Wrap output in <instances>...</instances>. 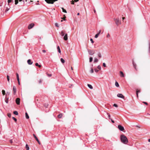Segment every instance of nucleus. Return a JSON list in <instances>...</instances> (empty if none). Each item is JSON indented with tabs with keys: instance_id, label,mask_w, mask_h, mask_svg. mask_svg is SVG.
Masks as SVG:
<instances>
[{
	"instance_id": "obj_1",
	"label": "nucleus",
	"mask_w": 150,
	"mask_h": 150,
	"mask_svg": "<svg viewBox=\"0 0 150 150\" xmlns=\"http://www.w3.org/2000/svg\"><path fill=\"white\" fill-rule=\"evenodd\" d=\"M120 139L122 142L124 144H126L128 142V140L127 137L123 134L121 135Z\"/></svg>"
},
{
	"instance_id": "obj_2",
	"label": "nucleus",
	"mask_w": 150,
	"mask_h": 150,
	"mask_svg": "<svg viewBox=\"0 0 150 150\" xmlns=\"http://www.w3.org/2000/svg\"><path fill=\"white\" fill-rule=\"evenodd\" d=\"M60 35L62 36H64V39L65 40H68L67 34V33L65 34V33L64 31H62Z\"/></svg>"
},
{
	"instance_id": "obj_3",
	"label": "nucleus",
	"mask_w": 150,
	"mask_h": 150,
	"mask_svg": "<svg viewBox=\"0 0 150 150\" xmlns=\"http://www.w3.org/2000/svg\"><path fill=\"white\" fill-rule=\"evenodd\" d=\"M114 20L115 23L117 26H118L121 24V21H119L118 18H114Z\"/></svg>"
},
{
	"instance_id": "obj_4",
	"label": "nucleus",
	"mask_w": 150,
	"mask_h": 150,
	"mask_svg": "<svg viewBox=\"0 0 150 150\" xmlns=\"http://www.w3.org/2000/svg\"><path fill=\"white\" fill-rule=\"evenodd\" d=\"M58 0H45V1L48 4H53L54 2Z\"/></svg>"
},
{
	"instance_id": "obj_5",
	"label": "nucleus",
	"mask_w": 150,
	"mask_h": 150,
	"mask_svg": "<svg viewBox=\"0 0 150 150\" xmlns=\"http://www.w3.org/2000/svg\"><path fill=\"white\" fill-rule=\"evenodd\" d=\"M88 52L89 54L92 55L95 53V50H91L87 49Z\"/></svg>"
},
{
	"instance_id": "obj_6",
	"label": "nucleus",
	"mask_w": 150,
	"mask_h": 150,
	"mask_svg": "<svg viewBox=\"0 0 150 150\" xmlns=\"http://www.w3.org/2000/svg\"><path fill=\"white\" fill-rule=\"evenodd\" d=\"M118 128L121 131H123L124 130V127L120 125L118 126Z\"/></svg>"
},
{
	"instance_id": "obj_7",
	"label": "nucleus",
	"mask_w": 150,
	"mask_h": 150,
	"mask_svg": "<svg viewBox=\"0 0 150 150\" xmlns=\"http://www.w3.org/2000/svg\"><path fill=\"white\" fill-rule=\"evenodd\" d=\"M34 25V24L33 23H31L28 26V28L29 29H31L33 27Z\"/></svg>"
},
{
	"instance_id": "obj_8",
	"label": "nucleus",
	"mask_w": 150,
	"mask_h": 150,
	"mask_svg": "<svg viewBox=\"0 0 150 150\" xmlns=\"http://www.w3.org/2000/svg\"><path fill=\"white\" fill-rule=\"evenodd\" d=\"M16 75L17 80L18 81V84L19 85H20V79H19V75L18 74V73H16Z\"/></svg>"
},
{
	"instance_id": "obj_9",
	"label": "nucleus",
	"mask_w": 150,
	"mask_h": 150,
	"mask_svg": "<svg viewBox=\"0 0 150 150\" xmlns=\"http://www.w3.org/2000/svg\"><path fill=\"white\" fill-rule=\"evenodd\" d=\"M16 103L17 104L19 105L20 104V99L19 98H16Z\"/></svg>"
},
{
	"instance_id": "obj_10",
	"label": "nucleus",
	"mask_w": 150,
	"mask_h": 150,
	"mask_svg": "<svg viewBox=\"0 0 150 150\" xmlns=\"http://www.w3.org/2000/svg\"><path fill=\"white\" fill-rule=\"evenodd\" d=\"M34 137L35 138V139H36V140H37V141L38 142V143L39 144H40V142H39V140H38V138L36 137V136H35V135L34 134H33Z\"/></svg>"
},
{
	"instance_id": "obj_11",
	"label": "nucleus",
	"mask_w": 150,
	"mask_h": 150,
	"mask_svg": "<svg viewBox=\"0 0 150 150\" xmlns=\"http://www.w3.org/2000/svg\"><path fill=\"white\" fill-rule=\"evenodd\" d=\"M27 63L29 65L32 64L33 63V62L31 61L30 59H29L27 60Z\"/></svg>"
},
{
	"instance_id": "obj_12",
	"label": "nucleus",
	"mask_w": 150,
	"mask_h": 150,
	"mask_svg": "<svg viewBox=\"0 0 150 150\" xmlns=\"http://www.w3.org/2000/svg\"><path fill=\"white\" fill-rule=\"evenodd\" d=\"M117 96L119 98H124V96L123 95V94H117Z\"/></svg>"
},
{
	"instance_id": "obj_13",
	"label": "nucleus",
	"mask_w": 150,
	"mask_h": 150,
	"mask_svg": "<svg viewBox=\"0 0 150 150\" xmlns=\"http://www.w3.org/2000/svg\"><path fill=\"white\" fill-rule=\"evenodd\" d=\"M8 98L7 97V94H6V95L5 96V101L7 103H8Z\"/></svg>"
},
{
	"instance_id": "obj_14",
	"label": "nucleus",
	"mask_w": 150,
	"mask_h": 150,
	"mask_svg": "<svg viewBox=\"0 0 150 150\" xmlns=\"http://www.w3.org/2000/svg\"><path fill=\"white\" fill-rule=\"evenodd\" d=\"M132 64L134 68L136 70V64L135 63H134L133 60L132 61Z\"/></svg>"
},
{
	"instance_id": "obj_15",
	"label": "nucleus",
	"mask_w": 150,
	"mask_h": 150,
	"mask_svg": "<svg viewBox=\"0 0 150 150\" xmlns=\"http://www.w3.org/2000/svg\"><path fill=\"white\" fill-rule=\"evenodd\" d=\"M16 88L15 86H13V91L14 93H16Z\"/></svg>"
},
{
	"instance_id": "obj_16",
	"label": "nucleus",
	"mask_w": 150,
	"mask_h": 150,
	"mask_svg": "<svg viewBox=\"0 0 150 150\" xmlns=\"http://www.w3.org/2000/svg\"><path fill=\"white\" fill-rule=\"evenodd\" d=\"M120 74H121L120 76L121 77H124L125 76V75L124 74V73H123V72H122V71H120Z\"/></svg>"
},
{
	"instance_id": "obj_17",
	"label": "nucleus",
	"mask_w": 150,
	"mask_h": 150,
	"mask_svg": "<svg viewBox=\"0 0 150 150\" xmlns=\"http://www.w3.org/2000/svg\"><path fill=\"white\" fill-rule=\"evenodd\" d=\"M88 87L91 89H92L93 88V87L90 84H88Z\"/></svg>"
},
{
	"instance_id": "obj_18",
	"label": "nucleus",
	"mask_w": 150,
	"mask_h": 150,
	"mask_svg": "<svg viewBox=\"0 0 150 150\" xmlns=\"http://www.w3.org/2000/svg\"><path fill=\"white\" fill-rule=\"evenodd\" d=\"M57 50H58V52L59 53H60L61 52V50H60V47L59 46H58L57 47Z\"/></svg>"
},
{
	"instance_id": "obj_19",
	"label": "nucleus",
	"mask_w": 150,
	"mask_h": 150,
	"mask_svg": "<svg viewBox=\"0 0 150 150\" xmlns=\"http://www.w3.org/2000/svg\"><path fill=\"white\" fill-rule=\"evenodd\" d=\"M98 61V60L96 58H95L94 60V62L96 63Z\"/></svg>"
},
{
	"instance_id": "obj_20",
	"label": "nucleus",
	"mask_w": 150,
	"mask_h": 150,
	"mask_svg": "<svg viewBox=\"0 0 150 150\" xmlns=\"http://www.w3.org/2000/svg\"><path fill=\"white\" fill-rule=\"evenodd\" d=\"M35 65L36 66H38L39 68H40L41 66L40 65H39L38 63H36L35 64Z\"/></svg>"
},
{
	"instance_id": "obj_21",
	"label": "nucleus",
	"mask_w": 150,
	"mask_h": 150,
	"mask_svg": "<svg viewBox=\"0 0 150 150\" xmlns=\"http://www.w3.org/2000/svg\"><path fill=\"white\" fill-rule=\"evenodd\" d=\"M25 148L26 150H29V147L27 144H26L25 146Z\"/></svg>"
},
{
	"instance_id": "obj_22",
	"label": "nucleus",
	"mask_w": 150,
	"mask_h": 150,
	"mask_svg": "<svg viewBox=\"0 0 150 150\" xmlns=\"http://www.w3.org/2000/svg\"><path fill=\"white\" fill-rule=\"evenodd\" d=\"M25 114V117H26V118L27 119L29 118V116H28L27 113V112H26Z\"/></svg>"
},
{
	"instance_id": "obj_23",
	"label": "nucleus",
	"mask_w": 150,
	"mask_h": 150,
	"mask_svg": "<svg viewBox=\"0 0 150 150\" xmlns=\"http://www.w3.org/2000/svg\"><path fill=\"white\" fill-rule=\"evenodd\" d=\"M115 85L117 87L119 86V83L117 81H116L115 82Z\"/></svg>"
},
{
	"instance_id": "obj_24",
	"label": "nucleus",
	"mask_w": 150,
	"mask_h": 150,
	"mask_svg": "<svg viewBox=\"0 0 150 150\" xmlns=\"http://www.w3.org/2000/svg\"><path fill=\"white\" fill-rule=\"evenodd\" d=\"M62 116V114H60L58 115V117L59 118H61Z\"/></svg>"
},
{
	"instance_id": "obj_25",
	"label": "nucleus",
	"mask_w": 150,
	"mask_h": 150,
	"mask_svg": "<svg viewBox=\"0 0 150 150\" xmlns=\"http://www.w3.org/2000/svg\"><path fill=\"white\" fill-rule=\"evenodd\" d=\"M60 60H61V62L62 63H64L65 62V61L62 58H61L60 59Z\"/></svg>"
},
{
	"instance_id": "obj_26",
	"label": "nucleus",
	"mask_w": 150,
	"mask_h": 150,
	"mask_svg": "<svg viewBox=\"0 0 150 150\" xmlns=\"http://www.w3.org/2000/svg\"><path fill=\"white\" fill-rule=\"evenodd\" d=\"M13 113L16 115H18V113L17 111H15L13 112Z\"/></svg>"
},
{
	"instance_id": "obj_27",
	"label": "nucleus",
	"mask_w": 150,
	"mask_h": 150,
	"mask_svg": "<svg viewBox=\"0 0 150 150\" xmlns=\"http://www.w3.org/2000/svg\"><path fill=\"white\" fill-rule=\"evenodd\" d=\"M99 35V33H98L97 34H96L95 36V38H97Z\"/></svg>"
},
{
	"instance_id": "obj_28",
	"label": "nucleus",
	"mask_w": 150,
	"mask_h": 150,
	"mask_svg": "<svg viewBox=\"0 0 150 150\" xmlns=\"http://www.w3.org/2000/svg\"><path fill=\"white\" fill-rule=\"evenodd\" d=\"M98 56L99 57L101 58V54L100 52H99L98 54Z\"/></svg>"
},
{
	"instance_id": "obj_29",
	"label": "nucleus",
	"mask_w": 150,
	"mask_h": 150,
	"mask_svg": "<svg viewBox=\"0 0 150 150\" xmlns=\"http://www.w3.org/2000/svg\"><path fill=\"white\" fill-rule=\"evenodd\" d=\"M62 11H63V12H64V13H67L66 10L65 9H64L63 8H62Z\"/></svg>"
},
{
	"instance_id": "obj_30",
	"label": "nucleus",
	"mask_w": 150,
	"mask_h": 150,
	"mask_svg": "<svg viewBox=\"0 0 150 150\" xmlns=\"http://www.w3.org/2000/svg\"><path fill=\"white\" fill-rule=\"evenodd\" d=\"M15 4L16 5H17L18 2V0H15Z\"/></svg>"
},
{
	"instance_id": "obj_31",
	"label": "nucleus",
	"mask_w": 150,
	"mask_h": 150,
	"mask_svg": "<svg viewBox=\"0 0 150 150\" xmlns=\"http://www.w3.org/2000/svg\"><path fill=\"white\" fill-rule=\"evenodd\" d=\"M7 81H8V82H9V80H10L9 76L8 75H7Z\"/></svg>"
},
{
	"instance_id": "obj_32",
	"label": "nucleus",
	"mask_w": 150,
	"mask_h": 150,
	"mask_svg": "<svg viewBox=\"0 0 150 150\" xmlns=\"http://www.w3.org/2000/svg\"><path fill=\"white\" fill-rule=\"evenodd\" d=\"M93 58L92 57H90L89 58V62H91L93 61Z\"/></svg>"
},
{
	"instance_id": "obj_33",
	"label": "nucleus",
	"mask_w": 150,
	"mask_h": 150,
	"mask_svg": "<svg viewBox=\"0 0 150 150\" xmlns=\"http://www.w3.org/2000/svg\"><path fill=\"white\" fill-rule=\"evenodd\" d=\"M12 1H13V0H8V4H9Z\"/></svg>"
},
{
	"instance_id": "obj_34",
	"label": "nucleus",
	"mask_w": 150,
	"mask_h": 150,
	"mask_svg": "<svg viewBox=\"0 0 150 150\" xmlns=\"http://www.w3.org/2000/svg\"><path fill=\"white\" fill-rule=\"evenodd\" d=\"M12 119L15 121V122H16L17 121V119L15 117H12Z\"/></svg>"
},
{
	"instance_id": "obj_35",
	"label": "nucleus",
	"mask_w": 150,
	"mask_h": 150,
	"mask_svg": "<svg viewBox=\"0 0 150 150\" xmlns=\"http://www.w3.org/2000/svg\"><path fill=\"white\" fill-rule=\"evenodd\" d=\"M55 26L57 27H59V25H58V24L57 23H56L55 24Z\"/></svg>"
},
{
	"instance_id": "obj_36",
	"label": "nucleus",
	"mask_w": 150,
	"mask_h": 150,
	"mask_svg": "<svg viewBox=\"0 0 150 150\" xmlns=\"http://www.w3.org/2000/svg\"><path fill=\"white\" fill-rule=\"evenodd\" d=\"M97 68L100 70L101 69V67L100 66L98 65L97 67Z\"/></svg>"
},
{
	"instance_id": "obj_37",
	"label": "nucleus",
	"mask_w": 150,
	"mask_h": 150,
	"mask_svg": "<svg viewBox=\"0 0 150 150\" xmlns=\"http://www.w3.org/2000/svg\"><path fill=\"white\" fill-rule=\"evenodd\" d=\"M7 115L9 117H11V113H9Z\"/></svg>"
},
{
	"instance_id": "obj_38",
	"label": "nucleus",
	"mask_w": 150,
	"mask_h": 150,
	"mask_svg": "<svg viewBox=\"0 0 150 150\" xmlns=\"http://www.w3.org/2000/svg\"><path fill=\"white\" fill-rule=\"evenodd\" d=\"M48 105L47 104H45L44 105V106H45V108H47L48 106Z\"/></svg>"
},
{
	"instance_id": "obj_39",
	"label": "nucleus",
	"mask_w": 150,
	"mask_h": 150,
	"mask_svg": "<svg viewBox=\"0 0 150 150\" xmlns=\"http://www.w3.org/2000/svg\"><path fill=\"white\" fill-rule=\"evenodd\" d=\"M93 72V69H91V70L90 71V73H92Z\"/></svg>"
},
{
	"instance_id": "obj_40",
	"label": "nucleus",
	"mask_w": 150,
	"mask_h": 150,
	"mask_svg": "<svg viewBox=\"0 0 150 150\" xmlns=\"http://www.w3.org/2000/svg\"><path fill=\"white\" fill-rule=\"evenodd\" d=\"M94 70H95V71L96 72V73L98 72V71H98V69H94Z\"/></svg>"
},
{
	"instance_id": "obj_41",
	"label": "nucleus",
	"mask_w": 150,
	"mask_h": 150,
	"mask_svg": "<svg viewBox=\"0 0 150 150\" xmlns=\"http://www.w3.org/2000/svg\"><path fill=\"white\" fill-rule=\"evenodd\" d=\"M90 41L92 43H94V41L92 38H91L90 39Z\"/></svg>"
},
{
	"instance_id": "obj_42",
	"label": "nucleus",
	"mask_w": 150,
	"mask_h": 150,
	"mask_svg": "<svg viewBox=\"0 0 150 150\" xmlns=\"http://www.w3.org/2000/svg\"><path fill=\"white\" fill-rule=\"evenodd\" d=\"M113 106L116 107H118L117 105L116 104H114Z\"/></svg>"
},
{
	"instance_id": "obj_43",
	"label": "nucleus",
	"mask_w": 150,
	"mask_h": 150,
	"mask_svg": "<svg viewBox=\"0 0 150 150\" xmlns=\"http://www.w3.org/2000/svg\"><path fill=\"white\" fill-rule=\"evenodd\" d=\"M2 94H6L5 91V90H2Z\"/></svg>"
},
{
	"instance_id": "obj_44",
	"label": "nucleus",
	"mask_w": 150,
	"mask_h": 150,
	"mask_svg": "<svg viewBox=\"0 0 150 150\" xmlns=\"http://www.w3.org/2000/svg\"><path fill=\"white\" fill-rule=\"evenodd\" d=\"M103 66L104 67H106V64H105V63H103Z\"/></svg>"
},
{
	"instance_id": "obj_45",
	"label": "nucleus",
	"mask_w": 150,
	"mask_h": 150,
	"mask_svg": "<svg viewBox=\"0 0 150 150\" xmlns=\"http://www.w3.org/2000/svg\"><path fill=\"white\" fill-rule=\"evenodd\" d=\"M140 92L139 90H137L136 91V94H138V93H140Z\"/></svg>"
},
{
	"instance_id": "obj_46",
	"label": "nucleus",
	"mask_w": 150,
	"mask_h": 150,
	"mask_svg": "<svg viewBox=\"0 0 150 150\" xmlns=\"http://www.w3.org/2000/svg\"><path fill=\"white\" fill-rule=\"evenodd\" d=\"M47 76L49 77H50L52 76V75L51 74H47Z\"/></svg>"
},
{
	"instance_id": "obj_47",
	"label": "nucleus",
	"mask_w": 150,
	"mask_h": 150,
	"mask_svg": "<svg viewBox=\"0 0 150 150\" xmlns=\"http://www.w3.org/2000/svg\"><path fill=\"white\" fill-rule=\"evenodd\" d=\"M9 8H6V10H5L6 12L8 11L9 10Z\"/></svg>"
},
{
	"instance_id": "obj_48",
	"label": "nucleus",
	"mask_w": 150,
	"mask_h": 150,
	"mask_svg": "<svg viewBox=\"0 0 150 150\" xmlns=\"http://www.w3.org/2000/svg\"><path fill=\"white\" fill-rule=\"evenodd\" d=\"M10 142L11 144H12L13 142L12 139L10 140Z\"/></svg>"
},
{
	"instance_id": "obj_49",
	"label": "nucleus",
	"mask_w": 150,
	"mask_h": 150,
	"mask_svg": "<svg viewBox=\"0 0 150 150\" xmlns=\"http://www.w3.org/2000/svg\"><path fill=\"white\" fill-rule=\"evenodd\" d=\"M143 103H144V104H145L146 105H148L147 103L146 102H143Z\"/></svg>"
},
{
	"instance_id": "obj_50",
	"label": "nucleus",
	"mask_w": 150,
	"mask_h": 150,
	"mask_svg": "<svg viewBox=\"0 0 150 150\" xmlns=\"http://www.w3.org/2000/svg\"><path fill=\"white\" fill-rule=\"evenodd\" d=\"M109 37H110V35H109V33H108L107 35V38H109Z\"/></svg>"
},
{
	"instance_id": "obj_51",
	"label": "nucleus",
	"mask_w": 150,
	"mask_h": 150,
	"mask_svg": "<svg viewBox=\"0 0 150 150\" xmlns=\"http://www.w3.org/2000/svg\"><path fill=\"white\" fill-rule=\"evenodd\" d=\"M39 83H41L42 82V80H40L39 81Z\"/></svg>"
},
{
	"instance_id": "obj_52",
	"label": "nucleus",
	"mask_w": 150,
	"mask_h": 150,
	"mask_svg": "<svg viewBox=\"0 0 150 150\" xmlns=\"http://www.w3.org/2000/svg\"><path fill=\"white\" fill-rule=\"evenodd\" d=\"M42 52L43 53H45L46 52V51L45 50H42Z\"/></svg>"
},
{
	"instance_id": "obj_53",
	"label": "nucleus",
	"mask_w": 150,
	"mask_h": 150,
	"mask_svg": "<svg viewBox=\"0 0 150 150\" xmlns=\"http://www.w3.org/2000/svg\"><path fill=\"white\" fill-rule=\"evenodd\" d=\"M71 4H74V2H73V1L72 0V1L71 2Z\"/></svg>"
},
{
	"instance_id": "obj_54",
	"label": "nucleus",
	"mask_w": 150,
	"mask_h": 150,
	"mask_svg": "<svg viewBox=\"0 0 150 150\" xmlns=\"http://www.w3.org/2000/svg\"><path fill=\"white\" fill-rule=\"evenodd\" d=\"M111 122H112L113 123L114 122V121L112 120V119H111Z\"/></svg>"
},
{
	"instance_id": "obj_55",
	"label": "nucleus",
	"mask_w": 150,
	"mask_h": 150,
	"mask_svg": "<svg viewBox=\"0 0 150 150\" xmlns=\"http://www.w3.org/2000/svg\"><path fill=\"white\" fill-rule=\"evenodd\" d=\"M101 32V30H100L98 33H99V34H100V33Z\"/></svg>"
},
{
	"instance_id": "obj_56",
	"label": "nucleus",
	"mask_w": 150,
	"mask_h": 150,
	"mask_svg": "<svg viewBox=\"0 0 150 150\" xmlns=\"http://www.w3.org/2000/svg\"><path fill=\"white\" fill-rule=\"evenodd\" d=\"M94 13H96V10H95V9H94Z\"/></svg>"
},
{
	"instance_id": "obj_57",
	"label": "nucleus",
	"mask_w": 150,
	"mask_h": 150,
	"mask_svg": "<svg viewBox=\"0 0 150 150\" xmlns=\"http://www.w3.org/2000/svg\"><path fill=\"white\" fill-rule=\"evenodd\" d=\"M110 115H108V117H109V119H110Z\"/></svg>"
},
{
	"instance_id": "obj_58",
	"label": "nucleus",
	"mask_w": 150,
	"mask_h": 150,
	"mask_svg": "<svg viewBox=\"0 0 150 150\" xmlns=\"http://www.w3.org/2000/svg\"><path fill=\"white\" fill-rule=\"evenodd\" d=\"M122 18L123 20H124L125 19V17H122Z\"/></svg>"
},
{
	"instance_id": "obj_59",
	"label": "nucleus",
	"mask_w": 150,
	"mask_h": 150,
	"mask_svg": "<svg viewBox=\"0 0 150 150\" xmlns=\"http://www.w3.org/2000/svg\"><path fill=\"white\" fill-rule=\"evenodd\" d=\"M148 142H150V139H148Z\"/></svg>"
},
{
	"instance_id": "obj_60",
	"label": "nucleus",
	"mask_w": 150,
	"mask_h": 150,
	"mask_svg": "<svg viewBox=\"0 0 150 150\" xmlns=\"http://www.w3.org/2000/svg\"><path fill=\"white\" fill-rule=\"evenodd\" d=\"M79 15V13H78L77 14V15L78 16Z\"/></svg>"
},
{
	"instance_id": "obj_61",
	"label": "nucleus",
	"mask_w": 150,
	"mask_h": 150,
	"mask_svg": "<svg viewBox=\"0 0 150 150\" xmlns=\"http://www.w3.org/2000/svg\"><path fill=\"white\" fill-rule=\"evenodd\" d=\"M79 1V0H76V1H75V2H77V1Z\"/></svg>"
},
{
	"instance_id": "obj_62",
	"label": "nucleus",
	"mask_w": 150,
	"mask_h": 150,
	"mask_svg": "<svg viewBox=\"0 0 150 150\" xmlns=\"http://www.w3.org/2000/svg\"><path fill=\"white\" fill-rule=\"evenodd\" d=\"M138 94H137V98H138Z\"/></svg>"
},
{
	"instance_id": "obj_63",
	"label": "nucleus",
	"mask_w": 150,
	"mask_h": 150,
	"mask_svg": "<svg viewBox=\"0 0 150 150\" xmlns=\"http://www.w3.org/2000/svg\"><path fill=\"white\" fill-rule=\"evenodd\" d=\"M19 1H22L23 0H19Z\"/></svg>"
},
{
	"instance_id": "obj_64",
	"label": "nucleus",
	"mask_w": 150,
	"mask_h": 150,
	"mask_svg": "<svg viewBox=\"0 0 150 150\" xmlns=\"http://www.w3.org/2000/svg\"><path fill=\"white\" fill-rule=\"evenodd\" d=\"M23 4H24L25 3V1H23Z\"/></svg>"
}]
</instances>
